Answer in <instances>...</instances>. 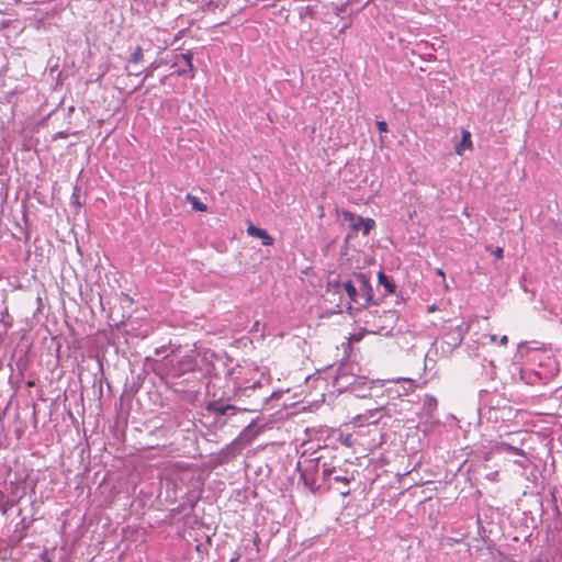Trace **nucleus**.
Masks as SVG:
<instances>
[{
    "label": "nucleus",
    "mask_w": 562,
    "mask_h": 562,
    "mask_svg": "<svg viewBox=\"0 0 562 562\" xmlns=\"http://www.w3.org/2000/svg\"><path fill=\"white\" fill-rule=\"evenodd\" d=\"M382 412L386 413V408L384 406L376 407L374 409H369V411L366 412V414H367L368 417H370V420H373V419L378 418V422H379Z\"/></svg>",
    "instance_id": "obj_11"
},
{
    "label": "nucleus",
    "mask_w": 562,
    "mask_h": 562,
    "mask_svg": "<svg viewBox=\"0 0 562 562\" xmlns=\"http://www.w3.org/2000/svg\"><path fill=\"white\" fill-rule=\"evenodd\" d=\"M342 289L348 295V308L352 304L367 306L373 297V290L368 277L364 273H355L349 280L337 284V290Z\"/></svg>",
    "instance_id": "obj_1"
},
{
    "label": "nucleus",
    "mask_w": 562,
    "mask_h": 562,
    "mask_svg": "<svg viewBox=\"0 0 562 562\" xmlns=\"http://www.w3.org/2000/svg\"><path fill=\"white\" fill-rule=\"evenodd\" d=\"M437 273H438L439 276H441L442 278H445V273H443V271H442L441 269H438V270H437Z\"/></svg>",
    "instance_id": "obj_21"
},
{
    "label": "nucleus",
    "mask_w": 562,
    "mask_h": 562,
    "mask_svg": "<svg viewBox=\"0 0 562 562\" xmlns=\"http://www.w3.org/2000/svg\"><path fill=\"white\" fill-rule=\"evenodd\" d=\"M484 338L488 339V342L491 344H499L502 346H506L508 342V337L506 335H503L502 337H497L496 335H485Z\"/></svg>",
    "instance_id": "obj_9"
},
{
    "label": "nucleus",
    "mask_w": 562,
    "mask_h": 562,
    "mask_svg": "<svg viewBox=\"0 0 562 562\" xmlns=\"http://www.w3.org/2000/svg\"><path fill=\"white\" fill-rule=\"evenodd\" d=\"M495 257L501 259L503 258V249L502 248H497L494 252Z\"/></svg>",
    "instance_id": "obj_17"
},
{
    "label": "nucleus",
    "mask_w": 562,
    "mask_h": 562,
    "mask_svg": "<svg viewBox=\"0 0 562 562\" xmlns=\"http://www.w3.org/2000/svg\"><path fill=\"white\" fill-rule=\"evenodd\" d=\"M143 59V49L140 46H137L133 54L131 55V58H130V61L131 63H134V64H137L139 63L140 60Z\"/></svg>",
    "instance_id": "obj_12"
},
{
    "label": "nucleus",
    "mask_w": 562,
    "mask_h": 562,
    "mask_svg": "<svg viewBox=\"0 0 562 562\" xmlns=\"http://www.w3.org/2000/svg\"><path fill=\"white\" fill-rule=\"evenodd\" d=\"M186 72H187V70H186V69H180V70H178V75H180V76L184 75Z\"/></svg>",
    "instance_id": "obj_20"
},
{
    "label": "nucleus",
    "mask_w": 562,
    "mask_h": 562,
    "mask_svg": "<svg viewBox=\"0 0 562 562\" xmlns=\"http://www.w3.org/2000/svg\"><path fill=\"white\" fill-rule=\"evenodd\" d=\"M342 216L350 223L353 231H362L364 235H368L374 227V221L371 218L357 217L350 212H344Z\"/></svg>",
    "instance_id": "obj_2"
},
{
    "label": "nucleus",
    "mask_w": 562,
    "mask_h": 562,
    "mask_svg": "<svg viewBox=\"0 0 562 562\" xmlns=\"http://www.w3.org/2000/svg\"><path fill=\"white\" fill-rule=\"evenodd\" d=\"M193 55L191 53H186L180 55V59L183 60L186 66L190 71H193V64H192Z\"/></svg>",
    "instance_id": "obj_13"
},
{
    "label": "nucleus",
    "mask_w": 562,
    "mask_h": 562,
    "mask_svg": "<svg viewBox=\"0 0 562 562\" xmlns=\"http://www.w3.org/2000/svg\"><path fill=\"white\" fill-rule=\"evenodd\" d=\"M340 442L346 446V447H352L353 445V439H352V436L351 435H341L340 436Z\"/></svg>",
    "instance_id": "obj_14"
},
{
    "label": "nucleus",
    "mask_w": 562,
    "mask_h": 562,
    "mask_svg": "<svg viewBox=\"0 0 562 562\" xmlns=\"http://www.w3.org/2000/svg\"><path fill=\"white\" fill-rule=\"evenodd\" d=\"M150 75H151V70L150 69L146 70L145 78L149 77Z\"/></svg>",
    "instance_id": "obj_22"
},
{
    "label": "nucleus",
    "mask_w": 562,
    "mask_h": 562,
    "mask_svg": "<svg viewBox=\"0 0 562 562\" xmlns=\"http://www.w3.org/2000/svg\"><path fill=\"white\" fill-rule=\"evenodd\" d=\"M246 446L245 442L241 441V439L237 438L233 440L229 445H227L225 448H223L218 453V459L221 462H227L235 456L239 454L240 451Z\"/></svg>",
    "instance_id": "obj_3"
},
{
    "label": "nucleus",
    "mask_w": 562,
    "mask_h": 562,
    "mask_svg": "<svg viewBox=\"0 0 562 562\" xmlns=\"http://www.w3.org/2000/svg\"><path fill=\"white\" fill-rule=\"evenodd\" d=\"M228 408H231V406L222 407V408H220V412H221L222 414H225V413H226V411H227Z\"/></svg>",
    "instance_id": "obj_18"
},
{
    "label": "nucleus",
    "mask_w": 562,
    "mask_h": 562,
    "mask_svg": "<svg viewBox=\"0 0 562 562\" xmlns=\"http://www.w3.org/2000/svg\"><path fill=\"white\" fill-rule=\"evenodd\" d=\"M520 458L515 460V463L518 464L521 468H526L528 463V458L522 452V456H519Z\"/></svg>",
    "instance_id": "obj_15"
},
{
    "label": "nucleus",
    "mask_w": 562,
    "mask_h": 562,
    "mask_svg": "<svg viewBox=\"0 0 562 562\" xmlns=\"http://www.w3.org/2000/svg\"><path fill=\"white\" fill-rule=\"evenodd\" d=\"M186 199L188 202H190L193 210L200 211V212L206 211V205L204 203H202L196 196L189 193V194H187Z\"/></svg>",
    "instance_id": "obj_6"
},
{
    "label": "nucleus",
    "mask_w": 562,
    "mask_h": 562,
    "mask_svg": "<svg viewBox=\"0 0 562 562\" xmlns=\"http://www.w3.org/2000/svg\"><path fill=\"white\" fill-rule=\"evenodd\" d=\"M472 146L470 132L462 131V139L456 145V153L462 155L465 149H470Z\"/></svg>",
    "instance_id": "obj_5"
},
{
    "label": "nucleus",
    "mask_w": 562,
    "mask_h": 562,
    "mask_svg": "<svg viewBox=\"0 0 562 562\" xmlns=\"http://www.w3.org/2000/svg\"><path fill=\"white\" fill-rule=\"evenodd\" d=\"M376 127H378L380 133H386L387 132V124H386L385 121H378L376 122Z\"/></svg>",
    "instance_id": "obj_16"
},
{
    "label": "nucleus",
    "mask_w": 562,
    "mask_h": 562,
    "mask_svg": "<svg viewBox=\"0 0 562 562\" xmlns=\"http://www.w3.org/2000/svg\"><path fill=\"white\" fill-rule=\"evenodd\" d=\"M437 308H436V305H431L428 307V312H435Z\"/></svg>",
    "instance_id": "obj_19"
},
{
    "label": "nucleus",
    "mask_w": 562,
    "mask_h": 562,
    "mask_svg": "<svg viewBox=\"0 0 562 562\" xmlns=\"http://www.w3.org/2000/svg\"><path fill=\"white\" fill-rule=\"evenodd\" d=\"M378 280L380 284L384 285L389 293H393L395 291V285L389 280V278L383 272H380L378 274Z\"/></svg>",
    "instance_id": "obj_8"
},
{
    "label": "nucleus",
    "mask_w": 562,
    "mask_h": 562,
    "mask_svg": "<svg viewBox=\"0 0 562 562\" xmlns=\"http://www.w3.org/2000/svg\"><path fill=\"white\" fill-rule=\"evenodd\" d=\"M247 233L252 237L260 238L262 241V245H265V246H270L273 243L272 237L268 234V232L266 229L259 228L252 224H250L247 227Z\"/></svg>",
    "instance_id": "obj_4"
},
{
    "label": "nucleus",
    "mask_w": 562,
    "mask_h": 562,
    "mask_svg": "<svg viewBox=\"0 0 562 562\" xmlns=\"http://www.w3.org/2000/svg\"><path fill=\"white\" fill-rule=\"evenodd\" d=\"M353 425L355 426H358V427H361V426H364L367 424H376L378 423V418L373 419V420H370V417L367 416L366 413L361 414V415H358L353 418Z\"/></svg>",
    "instance_id": "obj_7"
},
{
    "label": "nucleus",
    "mask_w": 562,
    "mask_h": 562,
    "mask_svg": "<svg viewBox=\"0 0 562 562\" xmlns=\"http://www.w3.org/2000/svg\"><path fill=\"white\" fill-rule=\"evenodd\" d=\"M499 449L503 452L512 453V454H516V456H522V452H524L521 449L513 447L509 443H505V442L501 443Z\"/></svg>",
    "instance_id": "obj_10"
}]
</instances>
